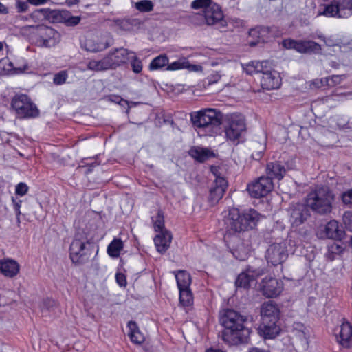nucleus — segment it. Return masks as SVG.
I'll list each match as a JSON object with an SVG mask.
<instances>
[{
  "label": "nucleus",
  "instance_id": "1",
  "mask_svg": "<svg viewBox=\"0 0 352 352\" xmlns=\"http://www.w3.org/2000/svg\"><path fill=\"white\" fill-rule=\"evenodd\" d=\"M219 322L224 327L221 339L230 346L247 344L250 339L251 328L248 327V317L232 309H224L219 316Z\"/></svg>",
  "mask_w": 352,
  "mask_h": 352
},
{
  "label": "nucleus",
  "instance_id": "2",
  "mask_svg": "<svg viewBox=\"0 0 352 352\" xmlns=\"http://www.w3.org/2000/svg\"><path fill=\"white\" fill-rule=\"evenodd\" d=\"M256 210L249 208L240 212L232 208L225 218L226 231L228 234H234L254 229L261 218Z\"/></svg>",
  "mask_w": 352,
  "mask_h": 352
},
{
  "label": "nucleus",
  "instance_id": "3",
  "mask_svg": "<svg viewBox=\"0 0 352 352\" xmlns=\"http://www.w3.org/2000/svg\"><path fill=\"white\" fill-rule=\"evenodd\" d=\"M190 121L195 130L205 135L214 136L219 132L223 121V113L212 108L201 109L190 113Z\"/></svg>",
  "mask_w": 352,
  "mask_h": 352
},
{
  "label": "nucleus",
  "instance_id": "4",
  "mask_svg": "<svg viewBox=\"0 0 352 352\" xmlns=\"http://www.w3.org/2000/svg\"><path fill=\"white\" fill-rule=\"evenodd\" d=\"M335 196L327 186H316L307 195V206L314 213L327 215L332 212Z\"/></svg>",
  "mask_w": 352,
  "mask_h": 352
},
{
  "label": "nucleus",
  "instance_id": "5",
  "mask_svg": "<svg viewBox=\"0 0 352 352\" xmlns=\"http://www.w3.org/2000/svg\"><path fill=\"white\" fill-rule=\"evenodd\" d=\"M32 34L38 46L42 47H54L60 42V34L54 28L45 25H28L25 27Z\"/></svg>",
  "mask_w": 352,
  "mask_h": 352
},
{
  "label": "nucleus",
  "instance_id": "6",
  "mask_svg": "<svg viewBox=\"0 0 352 352\" xmlns=\"http://www.w3.org/2000/svg\"><path fill=\"white\" fill-rule=\"evenodd\" d=\"M198 19L208 26L218 25L219 29L228 26L221 6L214 1L206 10H203L202 14L193 13L192 20Z\"/></svg>",
  "mask_w": 352,
  "mask_h": 352
},
{
  "label": "nucleus",
  "instance_id": "7",
  "mask_svg": "<svg viewBox=\"0 0 352 352\" xmlns=\"http://www.w3.org/2000/svg\"><path fill=\"white\" fill-rule=\"evenodd\" d=\"M322 6V10H318V15L334 18H349L352 15V0H331Z\"/></svg>",
  "mask_w": 352,
  "mask_h": 352
},
{
  "label": "nucleus",
  "instance_id": "8",
  "mask_svg": "<svg viewBox=\"0 0 352 352\" xmlns=\"http://www.w3.org/2000/svg\"><path fill=\"white\" fill-rule=\"evenodd\" d=\"M91 245V239H89L87 235L80 233L76 234L69 246V257L72 263L82 264Z\"/></svg>",
  "mask_w": 352,
  "mask_h": 352
},
{
  "label": "nucleus",
  "instance_id": "9",
  "mask_svg": "<svg viewBox=\"0 0 352 352\" xmlns=\"http://www.w3.org/2000/svg\"><path fill=\"white\" fill-rule=\"evenodd\" d=\"M12 107L22 117H36L38 110L26 94H17L12 100Z\"/></svg>",
  "mask_w": 352,
  "mask_h": 352
},
{
  "label": "nucleus",
  "instance_id": "10",
  "mask_svg": "<svg viewBox=\"0 0 352 352\" xmlns=\"http://www.w3.org/2000/svg\"><path fill=\"white\" fill-rule=\"evenodd\" d=\"M246 130L245 119L241 114H232L228 119L225 128L226 138L233 142H239L241 135Z\"/></svg>",
  "mask_w": 352,
  "mask_h": 352
},
{
  "label": "nucleus",
  "instance_id": "11",
  "mask_svg": "<svg viewBox=\"0 0 352 352\" xmlns=\"http://www.w3.org/2000/svg\"><path fill=\"white\" fill-rule=\"evenodd\" d=\"M63 14L64 13L61 12V11L58 10L39 8L34 10L28 15H19L17 17L23 21H28L31 20L34 23H37L47 18L54 23H60L63 21Z\"/></svg>",
  "mask_w": 352,
  "mask_h": 352
},
{
  "label": "nucleus",
  "instance_id": "12",
  "mask_svg": "<svg viewBox=\"0 0 352 352\" xmlns=\"http://www.w3.org/2000/svg\"><path fill=\"white\" fill-rule=\"evenodd\" d=\"M282 45L285 49L294 50L301 54L318 53L321 50L320 45L311 40H295L289 38L283 40Z\"/></svg>",
  "mask_w": 352,
  "mask_h": 352
},
{
  "label": "nucleus",
  "instance_id": "13",
  "mask_svg": "<svg viewBox=\"0 0 352 352\" xmlns=\"http://www.w3.org/2000/svg\"><path fill=\"white\" fill-rule=\"evenodd\" d=\"M274 188L273 182L270 177H260L258 179L247 186V190L254 198L263 197L270 193Z\"/></svg>",
  "mask_w": 352,
  "mask_h": 352
},
{
  "label": "nucleus",
  "instance_id": "14",
  "mask_svg": "<svg viewBox=\"0 0 352 352\" xmlns=\"http://www.w3.org/2000/svg\"><path fill=\"white\" fill-rule=\"evenodd\" d=\"M283 289V282L270 276L263 278L259 283V290L267 298L278 296Z\"/></svg>",
  "mask_w": 352,
  "mask_h": 352
},
{
  "label": "nucleus",
  "instance_id": "15",
  "mask_svg": "<svg viewBox=\"0 0 352 352\" xmlns=\"http://www.w3.org/2000/svg\"><path fill=\"white\" fill-rule=\"evenodd\" d=\"M265 257L267 262L274 266L283 263L288 257L285 244H272L267 250Z\"/></svg>",
  "mask_w": 352,
  "mask_h": 352
},
{
  "label": "nucleus",
  "instance_id": "16",
  "mask_svg": "<svg viewBox=\"0 0 352 352\" xmlns=\"http://www.w3.org/2000/svg\"><path fill=\"white\" fill-rule=\"evenodd\" d=\"M265 274L263 268L254 269L252 267H248L245 272L240 273L235 281L237 287L248 289L250 287V283L254 281L258 276Z\"/></svg>",
  "mask_w": 352,
  "mask_h": 352
},
{
  "label": "nucleus",
  "instance_id": "17",
  "mask_svg": "<svg viewBox=\"0 0 352 352\" xmlns=\"http://www.w3.org/2000/svg\"><path fill=\"white\" fill-rule=\"evenodd\" d=\"M262 74L261 85L263 89L272 90L280 87L282 79L278 72L275 70L271 71L267 66Z\"/></svg>",
  "mask_w": 352,
  "mask_h": 352
},
{
  "label": "nucleus",
  "instance_id": "18",
  "mask_svg": "<svg viewBox=\"0 0 352 352\" xmlns=\"http://www.w3.org/2000/svg\"><path fill=\"white\" fill-rule=\"evenodd\" d=\"M310 216L309 208L303 204H297L290 210L289 221L293 228H297L305 223Z\"/></svg>",
  "mask_w": 352,
  "mask_h": 352
},
{
  "label": "nucleus",
  "instance_id": "19",
  "mask_svg": "<svg viewBox=\"0 0 352 352\" xmlns=\"http://www.w3.org/2000/svg\"><path fill=\"white\" fill-rule=\"evenodd\" d=\"M228 187V182L224 177H217L214 186L210 188L208 201L211 205L217 204L223 197Z\"/></svg>",
  "mask_w": 352,
  "mask_h": 352
},
{
  "label": "nucleus",
  "instance_id": "20",
  "mask_svg": "<svg viewBox=\"0 0 352 352\" xmlns=\"http://www.w3.org/2000/svg\"><path fill=\"white\" fill-rule=\"evenodd\" d=\"M257 330L259 336L267 340L276 338L280 334L281 328L278 322L262 321Z\"/></svg>",
  "mask_w": 352,
  "mask_h": 352
},
{
  "label": "nucleus",
  "instance_id": "21",
  "mask_svg": "<svg viewBox=\"0 0 352 352\" xmlns=\"http://www.w3.org/2000/svg\"><path fill=\"white\" fill-rule=\"evenodd\" d=\"M262 321L278 322L280 310L277 305L272 301L264 302L261 306Z\"/></svg>",
  "mask_w": 352,
  "mask_h": 352
},
{
  "label": "nucleus",
  "instance_id": "22",
  "mask_svg": "<svg viewBox=\"0 0 352 352\" xmlns=\"http://www.w3.org/2000/svg\"><path fill=\"white\" fill-rule=\"evenodd\" d=\"M20 271L19 263L10 258L0 260V272L7 278H12L17 276Z\"/></svg>",
  "mask_w": 352,
  "mask_h": 352
},
{
  "label": "nucleus",
  "instance_id": "23",
  "mask_svg": "<svg viewBox=\"0 0 352 352\" xmlns=\"http://www.w3.org/2000/svg\"><path fill=\"white\" fill-rule=\"evenodd\" d=\"M338 342L344 348L352 346V325L347 321L343 322L336 336Z\"/></svg>",
  "mask_w": 352,
  "mask_h": 352
},
{
  "label": "nucleus",
  "instance_id": "24",
  "mask_svg": "<svg viewBox=\"0 0 352 352\" xmlns=\"http://www.w3.org/2000/svg\"><path fill=\"white\" fill-rule=\"evenodd\" d=\"M132 51L127 49H116L115 52L109 53L107 56L111 65V68L115 69L117 67L126 63L130 58Z\"/></svg>",
  "mask_w": 352,
  "mask_h": 352
},
{
  "label": "nucleus",
  "instance_id": "25",
  "mask_svg": "<svg viewBox=\"0 0 352 352\" xmlns=\"http://www.w3.org/2000/svg\"><path fill=\"white\" fill-rule=\"evenodd\" d=\"M286 173V169L281 162H270L266 166L265 177H270L272 182L273 179L281 180Z\"/></svg>",
  "mask_w": 352,
  "mask_h": 352
},
{
  "label": "nucleus",
  "instance_id": "26",
  "mask_svg": "<svg viewBox=\"0 0 352 352\" xmlns=\"http://www.w3.org/2000/svg\"><path fill=\"white\" fill-rule=\"evenodd\" d=\"M324 232L328 239L339 241L342 239L344 234L342 226L336 220H331L327 223Z\"/></svg>",
  "mask_w": 352,
  "mask_h": 352
},
{
  "label": "nucleus",
  "instance_id": "27",
  "mask_svg": "<svg viewBox=\"0 0 352 352\" xmlns=\"http://www.w3.org/2000/svg\"><path fill=\"white\" fill-rule=\"evenodd\" d=\"M153 240L157 252L162 254L168 249L172 240V234L168 230L160 232Z\"/></svg>",
  "mask_w": 352,
  "mask_h": 352
},
{
  "label": "nucleus",
  "instance_id": "28",
  "mask_svg": "<svg viewBox=\"0 0 352 352\" xmlns=\"http://www.w3.org/2000/svg\"><path fill=\"white\" fill-rule=\"evenodd\" d=\"M188 155L195 161L203 163L214 157L213 151L208 148L192 146L188 151Z\"/></svg>",
  "mask_w": 352,
  "mask_h": 352
},
{
  "label": "nucleus",
  "instance_id": "29",
  "mask_svg": "<svg viewBox=\"0 0 352 352\" xmlns=\"http://www.w3.org/2000/svg\"><path fill=\"white\" fill-rule=\"evenodd\" d=\"M268 62L266 60H252L247 64L243 65V71L248 75H253L256 73H263L267 67Z\"/></svg>",
  "mask_w": 352,
  "mask_h": 352
},
{
  "label": "nucleus",
  "instance_id": "30",
  "mask_svg": "<svg viewBox=\"0 0 352 352\" xmlns=\"http://www.w3.org/2000/svg\"><path fill=\"white\" fill-rule=\"evenodd\" d=\"M129 331L128 336L131 341L137 344H141L144 342V336L139 330L137 323L133 321H129L127 324Z\"/></svg>",
  "mask_w": 352,
  "mask_h": 352
},
{
  "label": "nucleus",
  "instance_id": "31",
  "mask_svg": "<svg viewBox=\"0 0 352 352\" xmlns=\"http://www.w3.org/2000/svg\"><path fill=\"white\" fill-rule=\"evenodd\" d=\"M124 248V243L120 238H114L108 245L107 252L108 255L113 258H118L121 251Z\"/></svg>",
  "mask_w": 352,
  "mask_h": 352
},
{
  "label": "nucleus",
  "instance_id": "32",
  "mask_svg": "<svg viewBox=\"0 0 352 352\" xmlns=\"http://www.w3.org/2000/svg\"><path fill=\"white\" fill-rule=\"evenodd\" d=\"M87 69L91 71L100 72L107 70L111 68V65L108 58V56H104L102 59L99 60H91L87 63Z\"/></svg>",
  "mask_w": 352,
  "mask_h": 352
},
{
  "label": "nucleus",
  "instance_id": "33",
  "mask_svg": "<svg viewBox=\"0 0 352 352\" xmlns=\"http://www.w3.org/2000/svg\"><path fill=\"white\" fill-rule=\"evenodd\" d=\"M196 67L197 65L190 64L186 58L183 57L175 62L168 64L166 69L170 71L182 69H191L192 70H195Z\"/></svg>",
  "mask_w": 352,
  "mask_h": 352
},
{
  "label": "nucleus",
  "instance_id": "34",
  "mask_svg": "<svg viewBox=\"0 0 352 352\" xmlns=\"http://www.w3.org/2000/svg\"><path fill=\"white\" fill-rule=\"evenodd\" d=\"M175 278L179 289L190 288L191 277L189 273L184 270H180L175 274Z\"/></svg>",
  "mask_w": 352,
  "mask_h": 352
},
{
  "label": "nucleus",
  "instance_id": "35",
  "mask_svg": "<svg viewBox=\"0 0 352 352\" xmlns=\"http://www.w3.org/2000/svg\"><path fill=\"white\" fill-rule=\"evenodd\" d=\"M113 23L116 26L123 31H131L133 29V27L136 25L135 19H113Z\"/></svg>",
  "mask_w": 352,
  "mask_h": 352
},
{
  "label": "nucleus",
  "instance_id": "36",
  "mask_svg": "<svg viewBox=\"0 0 352 352\" xmlns=\"http://www.w3.org/2000/svg\"><path fill=\"white\" fill-rule=\"evenodd\" d=\"M168 58L166 54H160L154 58L149 64L148 69L151 71L158 70L165 66H168Z\"/></svg>",
  "mask_w": 352,
  "mask_h": 352
},
{
  "label": "nucleus",
  "instance_id": "37",
  "mask_svg": "<svg viewBox=\"0 0 352 352\" xmlns=\"http://www.w3.org/2000/svg\"><path fill=\"white\" fill-rule=\"evenodd\" d=\"M154 230L156 232H164L166 230L164 228V212L159 209L155 217H152Z\"/></svg>",
  "mask_w": 352,
  "mask_h": 352
},
{
  "label": "nucleus",
  "instance_id": "38",
  "mask_svg": "<svg viewBox=\"0 0 352 352\" xmlns=\"http://www.w3.org/2000/svg\"><path fill=\"white\" fill-rule=\"evenodd\" d=\"M179 291V303L184 307H189L193 303L192 294L190 289H180Z\"/></svg>",
  "mask_w": 352,
  "mask_h": 352
},
{
  "label": "nucleus",
  "instance_id": "39",
  "mask_svg": "<svg viewBox=\"0 0 352 352\" xmlns=\"http://www.w3.org/2000/svg\"><path fill=\"white\" fill-rule=\"evenodd\" d=\"M128 61H130L131 69L134 73L139 74L142 72L143 67L142 60L136 56L134 52H131Z\"/></svg>",
  "mask_w": 352,
  "mask_h": 352
},
{
  "label": "nucleus",
  "instance_id": "40",
  "mask_svg": "<svg viewBox=\"0 0 352 352\" xmlns=\"http://www.w3.org/2000/svg\"><path fill=\"white\" fill-rule=\"evenodd\" d=\"M85 45L87 50L93 52H100L109 47V45L107 43H94L92 40H87Z\"/></svg>",
  "mask_w": 352,
  "mask_h": 352
},
{
  "label": "nucleus",
  "instance_id": "41",
  "mask_svg": "<svg viewBox=\"0 0 352 352\" xmlns=\"http://www.w3.org/2000/svg\"><path fill=\"white\" fill-rule=\"evenodd\" d=\"M135 8L142 12H148L153 10V3L150 0H141L135 3Z\"/></svg>",
  "mask_w": 352,
  "mask_h": 352
},
{
  "label": "nucleus",
  "instance_id": "42",
  "mask_svg": "<svg viewBox=\"0 0 352 352\" xmlns=\"http://www.w3.org/2000/svg\"><path fill=\"white\" fill-rule=\"evenodd\" d=\"M61 12L64 13L63 15V21L65 23V24L68 26H75L78 25L80 21V16H69L67 17L68 12L65 11L60 10Z\"/></svg>",
  "mask_w": 352,
  "mask_h": 352
},
{
  "label": "nucleus",
  "instance_id": "43",
  "mask_svg": "<svg viewBox=\"0 0 352 352\" xmlns=\"http://www.w3.org/2000/svg\"><path fill=\"white\" fill-rule=\"evenodd\" d=\"M30 3L22 0H15L14 9L17 14H23L27 12L30 8Z\"/></svg>",
  "mask_w": 352,
  "mask_h": 352
},
{
  "label": "nucleus",
  "instance_id": "44",
  "mask_svg": "<svg viewBox=\"0 0 352 352\" xmlns=\"http://www.w3.org/2000/svg\"><path fill=\"white\" fill-rule=\"evenodd\" d=\"M213 2L212 0H194L191 3L190 7L195 10L204 9L206 10Z\"/></svg>",
  "mask_w": 352,
  "mask_h": 352
},
{
  "label": "nucleus",
  "instance_id": "45",
  "mask_svg": "<svg viewBox=\"0 0 352 352\" xmlns=\"http://www.w3.org/2000/svg\"><path fill=\"white\" fill-rule=\"evenodd\" d=\"M68 74L66 70H61L54 75L53 82L56 85H61L66 82Z\"/></svg>",
  "mask_w": 352,
  "mask_h": 352
},
{
  "label": "nucleus",
  "instance_id": "46",
  "mask_svg": "<svg viewBox=\"0 0 352 352\" xmlns=\"http://www.w3.org/2000/svg\"><path fill=\"white\" fill-rule=\"evenodd\" d=\"M343 221L346 230L352 232V211H346L344 212Z\"/></svg>",
  "mask_w": 352,
  "mask_h": 352
},
{
  "label": "nucleus",
  "instance_id": "47",
  "mask_svg": "<svg viewBox=\"0 0 352 352\" xmlns=\"http://www.w3.org/2000/svg\"><path fill=\"white\" fill-rule=\"evenodd\" d=\"M100 163L96 160L91 163H87L85 165L80 166V168H85L84 170V174L86 175H89L93 172L95 167L98 166Z\"/></svg>",
  "mask_w": 352,
  "mask_h": 352
},
{
  "label": "nucleus",
  "instance_id": "48",
  "mask_svg": "<svg viewBox=\"0 0 352 352\" xmlns=\"http://www.w3.org/2000/svg\"><path fill=\"white\" fill-rule=\"evenodd\" d=\"M28 186L25 183L20 182L16 186L15 193L19 196H23L27 194L28 191Z\"/></svg>",
  "mask_w": 352,
  "mask_h": 352
},
{
  "label": "nucleus",
  "instance_id": "49",
  "mask_svg": "<svg viewBox=\"0 0 352 352\" xmlns=\"http://www.w3.org/2000/svg\"><path fill=\"white\" fill-rule=\"evenodd\" d=\"M297 325L299 326L300 329L299 330H296V336H298L301 340H305L307 341L309 336L307 333L305 332L306 328L302 324H298Z\"/></svg>",
  "mask_w": 352,
  "mask_h": 352
},
{
  "label": "nucleus",
  "instance_id": "50",
  "mask_svg": "<svg viewBox=\"0 0 352 352\" xmlns=\"http://www.w3.org/2000/svg\"><path fill=\"white\" fill-rule=\"evenodd\" d=\"M240 246H238L237 248L236 249H234L232 251V253L233 254V256L236 258V259H239L240 261H244L247 258V252H241L239 249Z\"/></svg>",
  "mask_w": 352,
  "mask_h": 352
},
{
  "label": "nucleus",
  "instance_id": "51",
  "mask_svg": "<svg viewBox=\"0 0 352 352\" xmlns=\"http://www.w3.org/2000/svg\"><path fill=\"white\" fill-rule=\"evenodd\" d=\"M116 280L117 283L120 287H126L127 282H126V276L124 274L120 273V272L116 273Z\"/></svg>",
  "mask_w": 352,
  "mask_h": 352
},
{
  "label": "nucleus",
  "instance_id": "52",
  "mask_svg": "<svg viewBox=\"0 0 352 352\" xmlns=\"http://www.w3.org/2000/svg\"><path fill=\"white\" fill-rule=\"evenodd\" d=\"M342 199L345 204H352V188L342 194Z\"/></svg>",
  "mask_w": 352,
  "mask_h": 352
},
{
  "label": "nucleus",
  "instance_id": "53",
  "mask_svg": "<svg viewBox=\"0 0 352 352\" xmlns=\"http://www.w3.org/2000/svg\"><path fill=\"white\" fill-rule=\"evenodd\" d=\"M12 201L13 203V208L14 210L16 216H21V212L20 208L22 201L21 200L16 201L14 197L12 198Z\"/></svg>",
  "mask_w": 352,
  "mask_h": 352
},
{
  "label": "nucleus",
  "instance_id": "54",
  "mask_svg": "<svg viewBox=\"0 0 352 352\" xmlns=\"http://www.w3.org/2000/svg\"><path fill=\"white\" fill-rule=\"evenodd\" d=\"M109 100L111 101H113L116 103L120 104L121 102H124V103L127 104L128 102L124 99H122L120 96H116V95H111L109 96Z\"/></svg>",
  "mask_w": 352,
  "mask_h": 352
},
{
  "label": "nucleus",
  "instance_id": "55",
  "mask_svg": "<svg viewBox=\"0 0 352 352\" xmlns=\"http://www.w3.org/2000/svg\"><path fill=\"white\" fill-rule=\"evenodd\" d=\"M7 64H10V61L8 59L3 58L0 60V72L3 71H8L9 69H6L5 66Z\"/></svg>",
  "mask_w": 352,
  "mask_h": 352
},
{
  "label": "nucleus",
  "instance_id": "56",
  "mask_svg": "<svg viewBox=\"0 0 352 352\" xmlns=\"http://www.w3.org/2000/svg\"><path fill=\"white\" fill-rule=\"evenodd\" d=\"M9 13L8 8L0 2V14H8Z\"/></svg>",
  "mask_w": 352,
  "mask_h": 352
},
{
  "label": "nucleus",
  "instance_id": "57",
  "mask_svg": "<svg viewBox=\"0 0 352 352\" xmlns=\"http://www.w3.org/2000/svg\"><path fill=\"white\" fill-rule=\"evenodd\" d=\"M192 16H193V14L190 16V21L192 23H194L196 25H199V26L206 25L204 22H202L201 20H200V19L192 20Z\"/></svg>",
  "mask_w": 352,
  "mask_h": 352
},
{
  "label": "nucleus",
  "instance_id": "58",
  "mask_svg": "<svg viewBox=\"0 0 352 352\" xmlns=\"http://www.w3.org/2000/svg\"><path fill=\"white\" fill-rule=\"evenodd\" d=\"M262 156H263V151L253 153L252 154V158L256 160L261 159L262 157Z\"/></svg>",
  "mask_w": 352,
  "mask_h": 352
},
{
  "label": "nucleus",
  "instance_id": "59",
  "mask_svg": "<svg viewBox=\"0 0 352 352\" xmlns=\"http://www.w3.org/2000/svg\"><path fill=\"white\" fill-rule=\"evenodd\" d=\"M248 352H268L267 351L258 348V347H252Z\"/></svg>",
  "mask_w": 352,
  "mask_h": 352
},
{
  "label": "nucleus",
  "instance_id": "60",
  "mask_svg": "<svg viewBox=\"0 0 352 352\" xmlns=\"http://www.w3.org/2000/svg\"><path fill=\"white\" fill-rule=\"evenodd\" d=\"M67 3L69 6H74L79 2V0H66Z\"/></svg>",
  "mask_w": 352,
  "mask_h": 352
},
{
  "label": "nucleus",
  "instance_id": "61",
  "mask_svg": "<svg viewBox=\"0 0 352 352\" xmlns=\"http://www.w3.org/2000/svg\"><path fill=\"white\" fill-rule=\"evenodd\" d=\"M332 80L335 82H340V76H338V75H333L332 76Z\"/></svg>",
  "mask_w": 352,
  "mask_h": 352
},
{
  "label": "nucleus",
  "instance_id": "62",
  "mask_svg": "<svg viewBox=\"0 0 352 352\" xmlns=\"http://www.w3.org/2000/svg\"><path fill=\"white\" fill-rule=\"evenodd\" d=\"M206 352H225V351L220 350V349H208Z\"/></svg>",
  "mask_w": 352,
  "mask_h": 352
},
{
  "label": "nucleus",
  "instance_id": "63",
  "mask_svg": "<svg viewBox=\"0 0 352 352\" xmlns=\"http://www.w3.org/2000/svg\"><path fill=\"white\" fill-rule=\"evenodd\" d=\"M45 303H48V305H53L54 304H55V301L54 300H50V299H47L45 301Z\"/></svg>",
  "mask_w": 352,
  "mask_h": 352
},
{
  "label": "nucleus",
  "instance_id": "64",
  "mask_svg": "<svg viewBox=\"0 0 352 352\" xmlns=\"http://www.w3.org/2000/svg\"><path fill=\"white\" fill-rule=\"evenodd\" d=\"M16 220L17 226H20V223H21L20 216H16Z\"/></svg>",
  "mask_w": 352,
  "mask_h": 352
}]
</instances>
